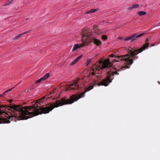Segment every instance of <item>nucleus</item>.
I'll return each instance as SVG.
<instances>
[{
	"label": "nucleus",
	"instance_id": "1",
	"mask_svg": "<svg viewBox=\"0 0 160 160\" xmlns=\"http://www.w3.org/2000/svg\"><path fill=\"white\" fill-rule=\"evenodd\" d=\"M40 99H38L33 105L22 107L19 105H12L7 107L0 106V115L3 113L6 118L0 117V123H8L10 121L24 120L40 114Z\"/></svg>",
	"mask_w": 160,
	"mask_h": 160
},
{
	"label": "nucleus",
	"instance_id": "2",
	"mask_svg": "<svg viewBox=\"0 0 160 160\" xmlns=\"http://www.w3.org/2000/svg\"><path fill=\"white\" fill-rule=\"evenodd\" d=\"M148 41V39L147 38L146 40V42L141 48L138 49H137L135 48H132L131 47H129L128 48V54L125 55L118 56V60H113L112 62L113 63L114 62H119V61H123L124 64L123 67L120 68V69H117L116 68H112L108 72V75L106 78L98 83V86H108L109 84L112 82L113 79V78H112V76L119 75V72L121 71L124 70V68H129L130 65L133 63V59L135 58L136 56L144 50L148 46L149 43L147 42Z\"/></svg>",
	"mask_w": 160,
	"mask_h": 160
},
{
	"label": "nucleus",
	"instance_id": "3",
	"mask_svg": "<svg viewBox=\"0 0 160 160\" xmlns=\"http://www.w3.org/2000/svg\"><path fill=\"white\" fill-rule=\"evenodd\" d=\"M93 85H91L86 88L84 92H82L80 94H75L72 95L69 99H66V98H64L60 100H58L56 103L52 104L50 105L44 107H42L41 104V114L48 113L53 108L64 105L71 104L74 102L78 101L81 98L85 96V93L89 91L93 88Z\"/></svg>",
	"mask_w": 160,
	"mask_h": 160
},
{
	"label": "nucleus",
	"instance_id": "4",
	"mask_svg": "<svg viewBox=\"0 0 160 160\" xmlns=\"http://www.w3.org/2000/svg\"><path fill=\"white\" fill-rule=\"evenodd\" d=\"M113 65V63H111L109 59H108L106 60L102 61L100 60L98 62H97L95 64L93 65L92 69L93 72L92 73V74L97 77L96 74H97L95 73L97 71H99L100 69L103 70L105 68L110 67H111Z\"/></svg>",
	"mask_w": 160,
	"mask_h": 160
},
{
	"label": "nucleus",
	"instance_id": "5",
	"mask_svg": "<svg viewBox=\"0 0 160 160\" xmlns=\"http://www.w3.org/2000/svg\"><path fill=\"white\" fill-rule=\"evenodd\" d=\"M82 33V42H86V44L88 43V41L92 38V32L91 29L87 28L83 30Z\"/></svg>",
	"mask_w": 160,
	"mask_h": 160
},
{
	"label": "nucleus",
	"instance_id": "6",
	"mask_svg": "<svg viewBox=\"0 0 160 160\" xmlns=\"http://www.w3.org/2000/svg\"><path fill=\"white\" fill-rule=\"evenodd\" d=\"M144 33H142L138 35L137 33H135L131 36L124 38V39L126 41L131 40L132 41H134L137 40V38H139L144 34Z\"/></svg>",
	"mask_w": 160,
	"mask_h": 160
},
{
	"label": "nucleus",
	"instance_id": "7",
	"mask_svg": "<svg viewBox=\"0 0 160 160\" xmlns=\"http://www.w3.org/2000/svg\"><path fill=\"white\" fill-rule=\"evenodd\" d=\"M78 81H75L73 83H71V84L68 86V87L67 88V90H68L69 89H75L77 90L78 89V85H77Z\"/></svg>",
	"mask_w": 160,
	"mask_h": 160
},
{
	"label": "nucleus",
	"instance_id": "8",
	"mask_svg": "<svg viewBox=\"0 0 160 160\" xmlns=\"http://www.w3.org/2000/svg\"><path fill=\"white\" fill-rule=\"evenodd\" d=\"M92 41L94 44L97 46H99L102 44L101 41L95 38H92Z\"/></svg>",
	"mask_w": 160,
	"mask_h": 160
},
{
	"label": "nucleus",
	"instance_id": "9",
	"mask_svg": "<svg viewBox=\"0 0 160 160\" xmlns=\"http://www.w3.org/2000/svg\"><path fill=\"white\" fill-rule=\"evenodd\" d=\"M86 42H82V43L80 45H79V44H75L73 47L72 51H75L77 50L78 48H81L83 47L86 44Z\"/></svg>",
	"mask_w": 160,
	"mask_h": 160
},
{
	"label": "nucleus",
	"instance_id": "10",
	"mask_svg": "<svg viewBox=\"0 0 160 160\" xmlns=\"http://www.w3.org/2000/svg\"><path fill=\"white\" fill-rule=\"evenodd\" d=\"M93 31L97 34H99L101 33V32H99L100 31L99 28L97 26H94L93 28Z\"/></svg>",
	"mask_w": 160,
	"mask_h": 160
},
{
	"label": "nucleus",
	"instance_id": "11",
	"mask_svg": "<svg viewBox=\"0 0 160 160\" xmlns=\"http://www.w3.org/2000/svg\"><path fill=\"white\" fill-rule=\"evenodd\" d=\"M140 6L138 4H134L131 7L128 8V10H132L133 8H138Z\"/></svg>",
	"mask_w": 160,
	"mask_h": 160
},
{
	"label": "nucleus",
	"instance_id": "12",
	"mask_svg": "<svg viewBox=\"0 0 160 160\" xmlns=\"http://www.w3.org/2000/svg\"><path fill=\"white\" fill-rule=\"evenodd\" d=\"M49 74L48 73H46L44 76L41 78V81L42 80H46L47 78H48L49 76Z\"/></svg>",
	"mask_w": 160,
	"mask_h": 160
},
{
	"label": "nucleus",
	"instance_id": "13",
	"mask_svg": "<svg viewBox=\"0 0 160 160\" xmlns=\"http://www.w3.org/2000/svg\"><path fill=\"white\" fill-rule=\"evenodd\" d=\"M97 11H98V9H92L89 11H86L85 13L86 14H88L90 13H93L96 12Z\"/></svg>",
	"mask_w": 160,
	"mask_h": 160
},
{
	"label": "nucleus",
	"instance_id": "14",
	"mask_svg": "<svg viewBox=\"0 0 160 160\" xmlns=\"http://www.w3.org/2000/svg\"><path fill=\"white\" fill-rule=\"evenodd\" d=\"M47 100V99L46 98V96H44L42 98H41V103L45 102Z\"/></svg>",
	"mask_w": 160,
	"mask_h": 160
},
{
	"label": "nucleus",
	"instance_id": "15",
	"mask_svg": "<svg viewBox=\"0 0 160 160\" xmlns=\"http://www.w3.org/2000/svg\"><path fill=\"white\" fill-rule=\"evenodd\" d=\"M146 13L145 12L140 11L138 12V14L140 16H142L143 15H145L146 14Z\"/></svg>",
	"mask_w": 160,
	"mask_h": 160
},
{
	"label": "nucleus",
	"instance_id": "16",
	"mask_svg": "<svg viewBox=\"0 0 160 160\" xmlns=\"http://www.w3.org/2000/svg\"><path fill=\"white\" fill-rule=\"evenodd\" d=\"M22 35H23L22 34V33L19 34L17 36L15 37L14 38V39L15 40V39H18L19 38L21 37V36H22Z\"/></svg>",
	"mask_w": 160,
	"mask_h": 160
},
{
	"label": "nucleus",
	"instance_id": "17",
	"mask_svg": "<svg viewBox=\"0 0 160 160\" xmlns=\"http://www.w3.org/2000/svg\"><path fill=\"white\" fill-rule=\"evenodd\" d=\"M13 0H9L5 5L4 6L8 5L11 4L13 1Z\"/></svg>",
	"mask_w": 160,
	"mask_h": 160
},
{
	"label": "nucleus",
	"instance_id": "18",
	"mask_svg": "<svg viewBox=\"0 0 160 160\" xmlns=\"http://www.w3.org/2000/svg\"><path fill=\"white\" fill-rule=\"evenodd\" d=\"M78 60L76 59H75L73 61H72L71 63H70V65H73L74 64H75L77 62Z\"/></svg>",
	"mask_w": 160,
	"mask_h": 160
},
{
	"label": "nucleus",
	"instance_id": "19",
	"mask_svg": "<svg viewBox=\"0 0 160 160\" xmlns=\"http://www.w3.org/2000/svg\"><path fill=\"white\" fill-rule=\"evenodd\" d=\"M92 61V59H88L86 63V65L87 66H88L90 63Z\"/></svg>",
	"mask_w": 160,
	"mask_h": 160
},
{
	"label": "nucleus",
	"instance_id": "20",
	"mask_svg": "<svg viewBox=\"0 0 160 160\" xmlns=\"http://www.w3.org/2000/svg\"><path fill=\"white\" fill-rule=\"evenodd\" d=\"M102 38L104 40H106L108 39V37L106 35H102Z\"/></svg>",
	"mask_w": 160,
	"mask_h": 160
},
{
	"label": "nucleus",
	"instance_id": "21",
	"mask_svg": "<svg viewBox=\"0 0 160 160\" xmlns=\"http://www.w3.org/2000/svg\"><path fill=\"white\" fill-rule=\"evenodd\" d=\"M82 57V55H80L79 56V57L77 58H76V59L78 60H78L81 58V57Z\"/></svg>",
	"mask_w": 160,
	"mask_h": 160
},
{
	"label": "nucleus",
	"instance_id": "22",
	"mask_svg": "<svg viewBox=\"0 0 160 160\" xmlns=\"http://www.w3.org/2000/svg\"><path fill=\"white\" fill-rule=\"evenodd\" d=\"M30 32V31H26V32H24V33H23L22 34L23 35L24 34H27V33L29 32Z\"/></svg>",
	"mask_w": 160,
	"mask_h": 160
},
{
	"label": "nucleus",
	"instance_id": "23",
	"mask_svg": "<svg viewBox=\"0 0 160 160\" xmlns=\"http://www.w3.org/2000/svg\"><path fill=\"white\" fill-rule=\"evenodd\" d=\"M15 88L14 87H13V88H11L10 89H8L7 90L8 92H9V91H11L12 89H13L14 88Z\"/></svg>",
	"mask_w": 160,
	"mask_h": 160
},
{
	"label": "nucleus",
	"instance_id": "24",
	"mask_svg": "<svg viewBox=\"0 0 160 160\" xmlns=\"http://www.w3.org/2000/svg\"><path fill=\"white\" fill-rule=\"evenodd\" d=\"M4 94L3 93L2 94H0V97H4Z\"/></svg>",
	"mask_w": 160,
	"mask_h": 160
},
{
	"label": "nucleus",
	"instance_id": "25",
	"mask_svg": "<svg viewBox=\"0 0 160 160\" xmlns=\"http://www.w3.org/2000/svg\"><path fill=\"white\" fill-rule=\"evenodd\" d=\"M8 92L7 90H6V91H5V92H4L3 93V94H4H4H6V93Z\"/></svg>",
	"mask_w": 160,
	"mask_h": 160
},
{
	"label": "nucleus",
	"instance_id": "26",
	"mask_svg": "<svg viewBox=\"0 0 160 160\" xmlns=\"http://www.w3.org/2000/svg\"><path fill=\"white\" fill-rule=\"evenodd\" d=\"M114 57V55L113 54H111L110 56V57Z\"/></svg>",
	"mask_w": 160,
	"mask_h": 160
},
{
	"label": "nucleus",
	"instance_id": "27",
	"mask_svg": "<svg viewBox=\"0 0 160 160\" xmlns=\"http://www.w3.org/2000/svg\"><path fill=\"white\" fill-rule=\"evenodd\" d=\"M39 82H40V79H38L37 81V82H36L37 83H38Z\"/></svg>",
	"mask_w": 160,
	"mask_h": 160
},
{
	"label": "nucleus",
	"instance_id": "28",
	"mask_svg": "<svg viewBox=\"0 0 160 160\" xmlns=\"http://www.w3.org/2000/svg\"><path fill=\"white\" fill-rule=\"evenodd\" d=\"M119 38V39H123V38H122V37H119V38Z\"/></svg>",
	"mask_w": 160,
	"mask_h": 160
},
{
	"label": "nucleus",
	"instance_id": "29",
	"mask_svg": "<svg viewBox=\"0 0 160 160\" xmlns=\"http://www.w3.org/2000/svg\"><path fill=\"white\" fill-rule=\"evenodd\" d=\"M160 25V22L158 24V26Z\"/></svg>",
	"mask_w": 160,
	"mask_h": 160
},
{
	"label": "nucleus",
	"instance_id": "30",
	"mask_svg": "<svg viewBox=\"0 0 160 160\" xmlns=\"http://www.w3.org/2000/svg\"><path fill=\"white\" fill-rule=\"evenodd\" d=\"M154 45V44H152V46H153Z\"/></svg>",
	"mask_w": 160,
	"mask_h": 160
},
{
	"label": "nucleus",
	"instance_id": "31",
	"mask_svg": "<svg viewBox=\"0 0 160 160\" xmlns=\"http://www.w3.org/2000/svg\"><path fill=\"white\" fill-rule=\"evenodd\" d=\"M29 89H28V90H27V92H29Z\"/></svg>",
	"mask_w": 160,
	"mask_h": 160
},
{
	"label": "nucleus",
	"instance_id": "32",
	"mask_svg": "<svg viewBox=\"0 0 160 160\" xmlns=\"http://www.w3.org/2000/svg\"><path fill=\"white\" fill-rule=\"evenodd\" d=\"M28 18H27V19H26V20H28Z\"/></svg>",
	"mask_w": 160,
	"mask_h": 160
}]
</instances>
